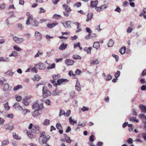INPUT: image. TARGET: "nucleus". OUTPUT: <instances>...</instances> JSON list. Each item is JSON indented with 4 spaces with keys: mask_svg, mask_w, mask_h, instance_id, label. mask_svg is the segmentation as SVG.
I'll return each mask as SVG.
<instances>
[{
    "mask_svg": "<svg viewBox=\"0 0 146 146\" xmlns=\"http://www.w3.org/2000/svg\"><path fill=\"white\" fill-rule=\"evenodd\" d=\"M68 80L66 79H60L58 80L57 83L55 81L52 84L54 86H56L58 85H60L61 84H65L66 83H67L68 82Z\"/></svg>",
    "mask_w": 146,
    "mask_h": 146,
    "instance_id": "obj_1",
    "label": "nucleus"
},
{
    "mask_svg": "<svg viewBox=\"0 0 146 146\" xmlns=\"http://www.w3.org/2000/svg\"><path fill=\"white\" fill-rule=\"evenodd\" d=\"M32 107V109L34 110H40L43 109L44 108V106L42 104L39 105L37 103H35L33 104Z\"/></svg>",
    "mask_w": 146,
    "mask_h": 146,
    "instance_id": "obj_2",
    "label": "nucleus"
},
{
    "mask_svg": "<svg viewBox=\"0 0 146 146\" xmlns=\"http://www.w3.org/2000/svg\"><path fill=\"white\" fill-rule=\"evenodd\" d=\"M42 93L43 97L45 98L51 95L50 92L46 89V87L45 86H44L42 88Z\"/></svg>",
    "mask_w": 146,
    "mask_h": 146,
    "instance_id": "obj_3",
    "label": "nucleus"
},
{
    "mask_svg": "<svg viewBox=\"0 0 146 146\" xmlns=\"http://www.w3.org/2000/svg\"><path fill=\"white\" fill-rule=\"evenodd\" d=\"M26 15L27 16V20L26 21V24L27 25H29L30 24V20H31L32 21L33 20V16L29 12H27L26 13Z\"/></svg>",
    "mask_w": 146,
    "mask_h": 146,
    "instance_id": "obj_4",
    "label": "nucleus"
},
{
    "mask_svg": "<svg viewBox=\"0 0 146 146\" xmlns=\"http://www.w3.org/2000/svg\"><path fill=\"white\" fill-rule=\"evenodd\" d=\"M35 66L38 68L40 70H44L46 68L45 65L42 63H39L36 64Z\"/></svg>",
    "mask_w": 146,
    "mask_h": 146,
    "instance_id": "obj_5",
    "label": "nucleus"
},
{
    "mask_svg": "<svg viewBox=\"0 0 146 146\" xmlns=\"http://www.w3.org/2000/svg\"><path fill=\"white\" fill-rule=\"evenodd\" d=\"M13 108L17 110L21 111L23 110L22 107L21 106L19 103H16L13 105Z\"/></svg>",
    "mask_w": 146,
    "mask_h": 146,
    "instance_id": "obj_6",
    "label": "nucleus"
},
{
    "mask_svg": "<svg viewBox=\"0 0 146 146\" xmlns=\"http://www.w3.org/2000/svg\"><path fill=\"white\" fill-rule=\"evenodd\" d=\"M139 117L141 119L143 123H146V116L144 114H140L139 115Z\"/></svg>",
    "mask_w": 146,
    "mask_h": 146,
    "instance_id": "obj_7",
    "label": "nucleus"
},
{
    "mask_svg": "<svg viewBox=\"0 0 146 146\" xmlns=\"http://www.w3.org/2000/svg\"><path fill=\"white\" fill-rule=\"evenodd\" d=\"M13 39L16 43H20L23 42V38H18L16 36L14 37Z\"/></svg>",
    "mask_w": 146,
    "mask_h": 146,
    "instance_id": "obj_8",
    "label": "nucleus"
},
{
    "mask_svg": "<svg viewBox=\"0 0 146 146\" xmlns=\"http://www.w3.org/2000/svg\"><path fill=\"white\" fill-rule=\"evenodd\" d=\"M98 1L97 0L91 1L90 2V7H95L98 5Z\"/></svg>",
    "mask_w": 146,
    "mask_h": 146,
    "instance_id": "obj_9",
    "label": "nucleus"
},
{
    "mask_svg": "<svg viewBox=\"0 0 146 146\" xmlns=\"http://www.w3.org/2000/svg\"><path fill=\"white\" fill-rule=\"evenodd\" d=\"M62 7L66 11L70 12L71 11V9L70 7L66 4H63Z\"/></svg>",
    "mask_w": 146,
    "mask_h": 146,
    "instance_id": "obj_10",
    "label": "nucleus"
},
{
    "mask_svg": "<svg viewBox=\"0 0 146 146\" xmlns=\"http://www.w3.org/2000/svg\"><path fill=\"white\" fill-rule=\"evenodd\" d=\"M41 113V111L40 110H36L33 113V115L34 117H36L38 115Z\"/></svg>",
    "mask_w": 146,
    "mask_h": 146,
    "instance_id": "obj_11",
    "label": "nucleus"
},
{
    "mask_svg": "<svg viewBox=\"0 0 146 146\" xmlns=\"http://www.w3.org/2000/svg\"><path fill=\"white\" fill-rule=\"evenodd\" d=\"M71 22L70 21H66L64 23H62L64 26L65 28H70L71 27L70 25Z\"/></svg>",
    "mask_w": 146,
    "mask_h": 146,
    "instance_id": "obj_12",
    "label": "nucleus"
},
{
    "mask_svg": "<svg viewBox=\"0 0 146 146\" xmlns=\"http://www.w3.org/2000/svg\"><path fill=\"white\" fill-rule=\"evenodd\" d=\"M35 35L36 40H40L41 39V35L40 33L38 32H36Z\"/></svg>",
    "mask_w": 146,
    "mask_h": 146,
    "instance_id": "obj_13",
    "label": "nucleus"
},
{
    "mask_svg": "<svg viewBox=\"0 0 146 146\" xmlns=\"http://www.w3.org/2000/svg\"><path fill=\"white\" fill-rule=\"evenodd\" d=\"M58 24V23L57 22H55L52 23L48 24L47 26L48 28H51L54 27L55 26L57 25Z\"/></svg>",
    "mask_w": 146,
    "mask_h": 146,
    "instance_id": "obj_14",
    "label": "nucleus"
},
{
    "mask_svg": "<svg viewBox=\"0 0 146 146\" xmlns=\"http://www.w3.org/2000/svg\"><path fill=\"white\" fill-rule=\"evenodd\" d=\"M75 88L76 90L80 91L81 90V87L79 81L77 80L76 84L75 86Z\"/></svg>",
    "mask_w": 146,
    "mask_h": 146,
    "instance_id": "obj_15",
    "label": "nucleus"
},
{
    "mask_svg": "<svg viewBox=\"0 0 146 146\" xmlns=\"http://www.w3.org/2000/svg\"><path fill=\"white\" fill-rule=\"evenodd\" d=\"M50 136L49 135L45 136L42 140V142L43 143H46V142L50 139Z\"/></svg>",
    "mask_w": 146,
    "mask_h": 146,
    "instance_id": "obj_16",
    "label": "nucleus"
},
{
    "mask_svg": "<svg viewBox=\"0 0 146 146\" xmlns=\"http://www.w3.org/2000/svg\"><path fill=\"white\" fill-rule=\"evenodd\" d=\"M61 92V90H58L57 89L53 91L52 93V95L54 96H58L59 95Z\"/></svg>",
    "mask_w": 146,
    "mask_h": 146,
    "instance_id": "obj_17",
    "label": "nucleus"
},
{
    "mask_svg": "<svg viewBox=\"0 0 146 146\" xmlns=\"http://www.w3.org/2000/svg\"><path fill=\"white\" fill-rule=\"evenodd\" d=\"M33 26L36 27L38 26L39 24L38 22L36 20L34 19L30 23Z\"/></svg>",
    "mask_w": 146,
    "mask_h": 146,
    "instance_id": "obj_18",
    "label": "nucleus"
},
{
    "mask_svg": "<svg viewBox=\"0 0 146 146\" xmlns=\"http://www.w3.org/2000/svg\"><path fill=\"white\" fill-rule=\"evenodd\" d=\"M39 130V127L37 125H35L33 126L32 128V132L34 133H36L37 131Z\"/></svg>",
    "mask_w": 146,
    "mask_h": 146,
    "instance_id": "obj_19",
    "label": "nucleus"
},
{
    "mask_svg": "<svg viewBox=\"0 0 146 146\" xmlns=\"http://www.w3.org/2000/svg\"><path fill=\"white\" fill-rule=\"evenodd\" d=\"M139 108L142 110V112L146 113V106L143 104H140L139 106Z\"/></svg>",
    "mask_w": 146,
    "mask_h": 146,
    "instance_id": "obj_20",
    "label": "nucleus"
},
{
    "mask_svg": "<svg viewBox=\"0 0 146 146\" xmlns=\"http://www.w3.org/2000/svg\"><path fill=\"white\" fill-rule=\"evenodd\" d=\"M93 13H88L87 15V18L86 19V21L88 22L89 21L91 20L93 17Z\"/></svg>",
    "mask_w": 146,
    "mask_h": 146,
    "instance_id": "obj_21",
    "label": "nucleus"
},
{
    "mask_svg": "<svg viewBox=\"0 0 146 146\" xmlns=\"http://www.w3.org/2000/svg\"><path fill=\"white\" fill-rule=\"evenodd\" d=\"M66 64L68 66L72 65L74 63V61L70 59H66L65 60Z\"/></svg>",
    "mask_w": 146,
    "mask_h": 146,
    "instance_id": "obj_22",
    "label": "nucleus"
},
{
    "mask_svg": "<svg viewBox=\"0 0 146 146\" xmlns=\"http://www.w3.org/2000/svg\"><path fill=\"white\" fill-rule=\"evenodd\" d=\"M91 47H90L89 48L85 47L83 48L84 50L86 52L87 54H90L91 53V50L92 49Z\"/></svg>",
    "mask_w": 146,
    "mask_h": 146,
    "instance_id": "obj_23",
    "label": "nucleus"
},
{
    "mask_svg": "<svg viewBox=\"0 0 146 146\" xmlns=\"http://www.w3.org/2000/svg\"><path fill=\"white\" fill-rule=\"evenodd\" d=\"M69 94L70 97L72 98H73L75 97L76 95L75 92L72 90L70 91L69 92Z\"/></svg>",
    "mask_w": 146,
    "mask_h": 146,
    "instance_id": "obj_24",
    "label": "nucleus"
},
{
    "mask_svg": "<svg viewBox=\"0 0 146 146\" xmlns=\"http://www.w3.org/2000/svg\"><path fill=\"white\" fill-rule=\"evenodd\" d=\"M67 44H62L59 47V49L60 50H63L65 49L67 47Z\"/></svg>",
    "mask_w": 146,
    "mask_h": 146,
    "instance_id": "obj_25",
    "label": "nucleus"
},
{
    "mask_svg": "<svg viewBox=\"0 0 146 146\" xmlns=\"http://www.w3.org/2000/svg\"><path fill=\"white\" fill-rule=\"evenodd\" d=\"M69 121L70 124L72 125H73L74 123H77L76 121L73 120L72 117H70L69 118Z\"/></svg>",
    "mask_w": 146,
    "mask_h": 146,
    "instance_id": "obj_26",
    "label": "nucleus"
},
{
    "mask_svg": "<svg viewBox=\"0 0 146 146\" xmlns=\"http://www.w3.org/2000/svg\"><path fill=\"white\" fill-rule=\"evenodd\" d=\"M100 44L98 42H96L94 43L93 47L97 49H98L100 47Z\"/></svg>",
    "mask_w": 146,
    "mask_h": 146,
    "instance_id": "obj_27",
    "label": "nucleus"
},
{
    "mask_svg": "<svg viewBox=\"0 0 146 146\" xmlns=\"http://www.w3.org/2000/svg\"><path fill=\"white\" fill-rule=\"evenodd\" d=\"M129 119L130 121H132L133 122H136L138 123L139 120L138 119H136L135 117H133L129 118Z\"/></svg>",
    "mask_w": 146,
    "mask_h": 146,
    "instance_id": "obj_28",
    "label": "nucleus"
},
{
    "mask_svg": "<svg viewBox=\"0 0 146 146\" xmlns=\"http://www.w3.org/2000/svg\"><path fill=\"white\" fill-rule=\"evenodd\" d=\"M126 49V48L125 46L122 47L121 48L119 49V52L121 54H123L125 52Z\"/></svg>",
    "mask_w": 146,
    "mask_h": 146,
    "instance_id": "obj_29",
    "label": "nucleus"
},
{
    "mask_svg": "<svg viewBox=\"0 0 146 146\" xmlns=\"http://www.w3.org/2000/svg\"><path fill=\"white\" fill-rule=\"evenodd\" d=\"M9 61V60L7 58L0 57V62H8Z\"/></svg>",
    "mask_w": 146,
    "mask_h": 146,
    "instance_id": "obj_30",
    "label": "nucleus"
},
{
    "mask_svg": "<svg viewBox=\"0 0 146 146\" xmlns=\"http://www.w3.org/2000/svg\"><path fill=\"white\" fill-rule=\"evenodd\" d=\"M13 137L14 139L17 140H20L21 139V137L16 133H13Z\"/></svg>",
    "mask_w": 146,
    "mask_h": 146,
    "instance_id": "obj_31",
    "label": "nucleus"
},
{
    "mask_svg": "<svg viewBox=\"0 0 146 146\" xmlns=\"http://www.w3.org/2000/svg\"><path fill=\"white\" fill-rule=\"evenodd\" d=\"M52 77L54 80H56L60 77V75L59 74H55L52 75Z\"/></svg>",
    "mask_w": 146,
    "mask_h": 146,
    "instance_id": "obj_32",
    "label": "nucleus"
},
{
    "mask_svg": "<svg viewBox=\"0 0 146 146\" xmlns=\"http://www.w3.org/2000/svg\"><path fill=\"white\" fill-rule=\"evenodd\" d=\"M3 90L4 91L10 90L9 89V85L8 84H6L4 85Z\"/></svg>",
    "mask_w": 146,
    "mask_h": 146,
    "instance_id": "obj_33",
    "label": "nucleus"
},
{
    "mask_svg": "<svg viewBox=\"0 0 146 146\" xmlns=\"http://www.w3.org/2000/svg\"><path fill=\"white\" fill-rule=\"evenodd\" d=\"M22 88V86L21 85H18L15 86L13 88V90L14 91H16L18 90L20 88Z\"/></svg>",
    "mask_w": 146,
    "mask_h": 146,
    "instance_id": "obj_34",
    "label": "nucleus"
},
{
    "mask_svg": "<svg viewBox=\"0 0 146 146\" xmlns=\"http://www.w3.org/2000/svg\"><path fill=\"white\" fill-rule=\"evenodd\" d=\"M14 128V126L13 125H9L5 128L6 130H9L10 131H12Z\"/></svg>",
    "mask_w": 146,
    "mask_h": 146,
    "instance_id": "obj_35",
    "label": "nucleus"
},
{
    "mask_svg": "<svg viewBox=\"0 0 146 146\" xmlns=\"http://www.w3.org/2000/svg\"><path fill=\"white\" fill-rule=\"evenodd\" d=\"M40 79V77L39 75H35L34 78H33V80L34 81H38Z\"/></svg>",
    "mask_w": 146,
    "mask_h": 146,
    "instance_id": "obj_36",
    "label": "nucleus"
},
{
    "mask_svg": "<svg viewBox=\"0 0 146 146\" xmlns=\"http://www.w3.org/2000/svg\"><path fill=\"white\" fill-rule=\"evenodd\" d=\"M18 55V53L15 51H13L12 52V53L9 55V56L10 57L13 56L14 57H16Z\"/></svg>",
    "mask_w": 146,
    "mask_h": 146,
    "instance_id": "obj_37",
    "label": "nucleus"
},
{
    "mask_svg": "<svg viewBox=\"0 0 146 146\" xmlns=\"http://www.w3.org/2000/svg\"><path fill=\"white\" fill-rule=\"evenodd\" d=\"M61 17L60 15L57 14H54L53 17V18L56 20L60 19Z\"/></svg>",
    "mask_w": 146,
    "mask_h": 146,
    "instance_id": "obj_38",
    "label": "nucleus"
},
{
    "mask_svg": "<svg viewBox=\"0 0 146 146\" xmlns=\"http://www.w3.org/2000/svg\"><path fill=\"white\" fill-rule=\"evenodd\" d=\"M114 44V42L112 39H110L108 43V47H111L113 46Z\"/></svg>",
    "mask_w": 146,
    "mask_h": 146,
    "instance_id": "obj_39",
    "label": "nucleus"
},
{
    "mask_svg": "<svg viewBox=\"0 0 146 146\" xmlns=\"http://www.w3.org/2000/svg\"><path fill=\"white\" fill-rule=\"evenodd\" d=\"M14 50L19 52L21 50V49L17 45H15L13 46Z\"/></svg>",
    "mask_w": 146,
    "mask_h": 146,
    "instance_id": "obj_40",
    "label": "nucleus"
},
{
    "mask_svg": "<svg viewBox=\"0 0 146 146\" xmlns=\"http://www.w3.org/2000/svg\"><path fill=\"white\" fill-rule=\"evenodd\" d=\"M13 74V72H12L10 70H9L7 72H5V74L9 76H12Z\"/></svg>",
    "mask_w": 146,
    "mask_h": 146,
    "instance_id": "obj_41",
    "label": "nucleus"
},
{
    "mask_svg": "<svg viewBox=\"0 0 146 146\" xmlns=\"http://www.w3.org/2000/svg\"><path fill=\"white\" fill-rule=\"evenodd\" d=\"M55 63H54L50 65V66H48L47 67V69H53L55 68Z\"/></svg>",
    "mask_w": 146,
    "mask_h": 146,
    "instance_id": "obj_42",
    "label": "nucleus"
},
{
    "mask_svg": "<svg viewBox=\"0 0 146 146\" xmlns=\"http://www.w3.org/2000/svg\"><path fill=\"white\" fill-rule=\"evenodd\" d=\"M32 133V131L31 132H29V131H27V134L29 137L31 139L33 138L34 137Z\"/></svg>",
    "mask_w": 146,
    "mask_h": 146,
    "instance_id": "obj_43",
    "label": "nucleus"
},
{
    "mask_svg": "<svg viewBox=\"0 0 146 146\" xmlns=\"http://www.w3.org/2000/svg\"><path fill=\"white\" fill-rule=\"evenodd\" d=\"M31 71L33 73H37L38 72V70L36 67H35L31 69Z\"/></svg>",
    "mask_w": 146,
    "mask_h": 146,
    "instance_id": "obj_44",
    "label": "nucleus"
},
{
    "mask_svg": "<svg viewBox=\"0 0 146 146\" xmlns=\"http://www.w3.org/2000/svg\"><path fill=\"white\" fill-rule=\"evenodd\" d=\"M50 123V121L49 119H46L44 120V122L43 123V124L46 125H48Z\"/></svg>",
    "mask_w": 146,
    "mask_h": 146,
    "instance_id": "obj_45",
    "label": "nucleus"
},
{
    "mask_svg": "<svg viewBox=\"0 0 146 146\" xmlns=\"http://www.w3.org/2000/svg\"><path fill=\"white\" fill-rule=\"evenodd\" d=\"M73 58L75 59H80L81 58L77 54H75L73 56Z\"/></svg>",
    "mask_w": 146,
    "mask_h": 146,
    "instance_id": "obj_46",
    "label": "nucleus"
},
{
    "mask_svg": "<svg viewBox=\"0 0 146 146\" xmlns=\"http://www.w3.org/2000/svg\"><path fill=\"white\" fill-rule=\"evenodd\" d=\"M99 64L97 60H92L90 64L92 65H94L95 64Z\"/></svg>",
    "mask_w": 146,
    "mask_h": 146,
    "instance_id": "obj_47",
    "label": "nucleus"
},
{
    "mask_svg": "<svg viewBox=\"0 0 146 146\" xmlns=\"http://www.w3.org/2000/svg\"><path fill=\"white\" fill-rule=\"evenodd\" d=\"M68 75L70 76H72L74 78H75V77L76 76V74H74L73 72L72 71H70L68 73Z\"/></svg>",
    "mask_w": 146,
    "mask_h": 146,
    "instance_id": "obj_48",
    "label": "nucleus"
},
{
    "mask_svg": "<svg viewBox=\"0 0 146 146\" xmlns=\"http://www.w3.org/2000/svg\"><path fill=\"white\" fill-rule=\"evenodd\" d=\"M65 112L64 110L62 109H61L60 110V113L59 115V116L60 117L62 115H65Z\"/></svg>",
    "mask_w": 146,
    "mask_h": 146,
    "instance_id": "obj_49",
    "label": "nucleus"
},
{
    "mask_svg": "<svg viewBox=\"0 0 146 146\" xmlns=\"http://www.w3.org/2000/svg\"><path fill=\"white\" fill-rule=\"evenodd\" d=\"M15 98L17 101H20L22 99L21 97L20 96L16 95L15 96Z\"/></svg>",
    "mask_w": 146,
    "mask_h": 146,
    "instance_id": "obj_50",
    "label": "nucleus"
},
{
    "mask_svg": "<svg viewBox=\"0 0 146 146\" xmlns=\"http://www.w3.org/2000/svg\"><path fill=\"white\" fill-rule=\"evenodd\" d=\"M30 111L29 110H28L27 109H25L22 111V114L24 115H25L27 113H29L30 112Z\"/></svg>",
    "mask_w": 146,
    "mask_h": 146,
    "instance_id": "obj_51",
    "label": "nucleus"
},
{
    "mask_svg": "<svg viewBox=\"0 0 146 146\" xmlns=\"http://www.w3.org/2000/svg\"><path fill=\"white\" fill-rule=\"evenodd\" d=\"M146 13V8H144L143 11L140 14L139 16L140 17L144 15V14Z\"/></svg>",
    "mask_w": 146,
    "mask_h": 146,
    "instance_id": "obj_52",
    "label": "nucleus"
},
{
    "mask_svg": "<svg viewBox=\"0 0 146 146\" xmlns=\"http://www.w3.org/2000/svg\"><path fill=\"white\" fill-rule=\"evenodd\" d=\"M65 136H66V137L65 138V139L67 142L68 143H70L71 142L72 140L70 139V138L69 137H67V135H66Z\"/></svg>",
    "mask_w": 146,
    "mask_h": 146,
    "instance_id": "obj_53",
    "label": "nucleus"
},
{
    "mask_svg": "<svg viewBox=\"0 0 146 146\" xmlns=\"http://www.w3.org/2000/svg\"><path fill=\"white\" fill-rule=\"evenodd\" d=\"M43 53L42 52H39V51H38V52L37 53H36L34 56V57L35 58H36L39 57L40 55H42L43 54Z\"/></svg>",
    "mask_w": 146,
    "mask_h": 146,
    "instance_id": "obj_54",
    "label": "nucleus"
},
{
    "mask_svg": "<svg viewBox=\"0 0 146 146\" xmlns=\"http://www.w3.org/2000/svg\"><path fill=\"white\" fill-rule=\"evenodd\" d=\"M80 43L79 42H76L74 43V48H75L76 47H80Z\"/></svg>",
    "mask_w": 146,
    "mask_h": 146,
    "instance_id": "obj_55",
    "label": "nucleus"
},
{
    "mask_svg": "<svg viewBox=\"0 0 146 146\" xmlns=\"http://www.w3.org/2000/svg\"><path fill=\"white\" fill-rule=\"evenodd\" d=\"M120 72L119 71H117L115 74V76L116 78H118L120 76Z\"/></svg>",
    "mask_w": 146,
    "mask_h": 146,
    "instance_id": "obj_56",
    "label": "nucleus"
},
{
    "mask_svg": "<svg viewBox=\"0 0 146 146\" xmlns=\"http://www.w3.org/2000/svg\"><path fill=\"white\" fill-rule=\"evenodd\" d=\"M81 110L83 111H88L89 110V108L87 107H86L84 106L82 108Z\"/></svg>",
    "mask_w": 146,
    "mask_h": 146,
    "instance_id": "obj_57",
    "label": "nucleus"
},
{
    "mask_svg": "<svg viewBox=\"0 0 146 146\" xmlns=\"http://www.w3.org/2000/svg\"><path fill=\"white\" fill-rule=\"evenodd\" d=\"M4 106L6 110H8L10 109V107L9 106L7 102L5 104Z\"/></svg>",
    "mask_w": 146,
    "mask_h": 146,
    "instance_id": "obj_58",
    "label": "nucleus"
},
{
    "mask_svg": "<svg viewBox=\"0 0 146 146\" xmlns=\"http://www.w3.org/2000/svg\"><path fill=\"white\" fill-rule=\"evenodd\" d=\"M71 113V111L69 110L67 111L66 113L65 112L64 115L66 117L68 116Z\"/></svg>",
    "mask_w": 146,
    "mask_h": 146,
    "instance_id": "obj_59",
    "label": "nucleus"
},
{
    "mask_svg": "<svg viewBox=\"0 0 146 146\" xmlns=\"http://www.w3.org/2000/svg\"><path fill=\"white\" fill-rule=\"evenodd\" d=\"M9 143V141L7 140H6L2 142V146L8 144Z\"/></svg>",
    "mask_w": 146,
    "mask_h": 146,
    "instance_id": "obj_60",
    "label": "nucleus"
},
{
    "mask_svg": "<svg viewBox=\"0 0 146 146\" xmlns=\"http://www.w3.org/2000/svg\"><path fill=\"white\" fill-rule=\"evenodd\" d=\"M82 3L81 2H78L74 4V5L76 6L77 7H79L81 6Z\"/></svg>",
    "mask_w": 146,
    "mask_h": 146,
    "instance_id": "obj_61",
    "label": "nucleus"
},
{
    "mask_svg": "<svg viewBox=\"0 0 146 146\" xmlns=\"http://www.w3.org/2000/svg\"><path fill=\"white\" fill-rule=\"evenodd\" d=\"M94 136L93 135H92L90 136V138H89V140H90V141L91 142H92L94 141Z\"/></svg>",
    "mask_w": 146,
    "mask_h": 146,
    "instance_id": "obj_62",
    "label": "nucleus"
},
{
    "mask_svg": "<svg viewBox=\"0 0 146 146\" xmlns=\"http://www.w3.org/2000/svg\"><path fill=\"white\" fill-rule=\"evenodd\" d=\"M56 127L58 129L60 130L62 128V126L60 123H58L56 124Z\"/></svg>",
    "mask_w": 146,
    "mask_h": 146,
    "instance_id": "obj_63",
    "label": "nucleus"
},
{
    "mask_svg": "<svg viewBox=\"0 0 146 146\" xmlns=\"http://www.w3.org/2000/svg\"><path fill=\"white\" fill-rule=\"evenodd\" d=\"M141 135L145 141H146V133H141Z\"/></svg>",
    "mask_w": 146,
    "mask_h": 146,
    "instance_id": "obj_64",
    "label": "nucleus"
}]
</instances>
